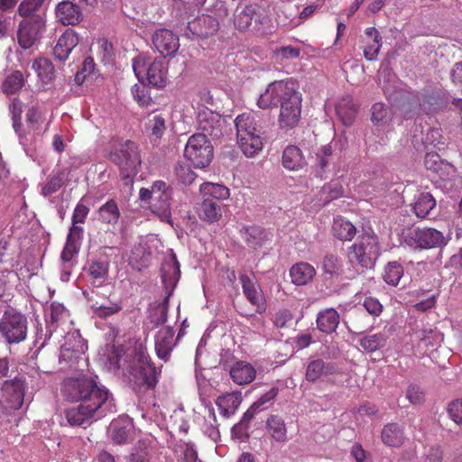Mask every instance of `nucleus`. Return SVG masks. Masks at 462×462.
Here are the masks:
<instances>
[{
  "label": "nucleus",
  "mask_w": 462,
  "mask_h": 462,
  "mask_svg": "<svg viewBox=\"0 0 462 462\" xmlns=\"http://www.w3.org/2000/svg\"><path fill=\"white\" fill-rule=\"evenodd\" d=\"M338 373V366L333 362H325L321 358L310 361L306 366L305 378L308 382L315 383L322 375H333Z\"/></svg>",
  "instance_id": "4be33fe9"
},
{
  "label": "nucleus",
  "mask_w": 462,
  "mask_h": 462,
  "mask_svg": "<svg viewBox=\"0 0 462 462\" xmlns=\"http://www.w3.org/2000/svg\"><path fill=\"white\" fill-rule=\"evenodd\" d=\"M371 120L375 126H386L392 121L391 110L383 103H375L372 106Z\"/></svg>",
  "instance_id": "58836bf2"
},
{
  "label": "nucleus",
  "mask_w": 462,
  "mask_h": 462,
  "mask_svg": "<svg viewBox=\"0 0 462 462\" xmlns=\"http://www.w3.org/2000/svg\"><path fill=\"white\" fill-rule=\"evenodd\" d=\"M449 418L457 425L462 424V400L452 401L447 409Z\"/></svg>",
  "instance_id": "bf43d9fd"
},
{
  "label": "nucleus",
  "mask_w": 462,
  "mask_h": 462,
  "mask_svg": "<svg viewBox=\"0 0 462 462\" xmlns=\"http://www.w3.org/2000/svg\"><path fill=\"white\" fill-rule=\"evenodd\" d=\"M88 212L89 208L87 206L78 203L72 215V222L74 224L84 223Z\"/></svg>",
  "instance_id": "69168bd1"
},
{
  "label": "nucleus",
  "mask_w": 462,
  "mask_h": 462,
  "mask_svg": "<svg viewBox=\"0 0 462 462\" xmlns=\"http://www.w3.org/2000/svg\"><path fill=\"white\" fill-rule=\"evenodd\" d=\"M35 344H39L40 348H42L51 338V332L47 324L48 319H35Z\"/></svg>",
  "instance_id": "de8ad7c7"
},
{
  "label": "nucleus",
  "mask_w": 462,
  "mask_h": 462,
  "mask_svg": "<svg viewBox=\"0 0 462 462\" xmlns=\"http://www.w3.org/2000/svg\"><path fill=\"white\" fill-rule=\"evenodd\" d=\"M201 220L213 224L222 217V203L209 198H204L199 208Z\"/></svg>",
  "instance_id": "a878e982"
},
{
  "label": "nucleus",
  "mask_w": 462,
  "mask_h": 462,
  "mask_svg": "<svg viewBox=\"0 0 462 462\" xmlns=\"http://www.w3.org/2000/svg\"><path fill=\"white\" fill-rule=\"evenodd\" d=\"M184 155L196 168L208 167L214 157L211 142L204 134H192L185 146Z\"/></svg>",
  "instance_id": "9d476101"
},
{
  "label": "nucleus",
  "mask_w": 462,
  "mask_h": 462,
  "mask_svg": "<svg viewBox=\"0 0 462 462\" xmlns=\"http://www.w3.org/2000/svg\"><path fill=\"white\" fill-rule=\"evenodd\" d=\"M161 275L166 296L162 302L154 306L150 316L155 318H167L169 298L171 296L180 278V263L177 259L176 254L172 249L170 250L169 255L162 263Z\"/></svg>",
  "instance_id": "0eeeda50"
},
{
  "label": "nucleus",
  "mask_w": 462,
  "mask_h": 462,
  "mask_svg": "<svg viewBox=\"0 0 462 462\" xmlns=\"http://www.w3.org/2000/svg\"><path fill=\"white\" fill-rule=\"evenodd\" d=\"M242 402V394L240 392H232L223 394L216 400V405L224 417L233 415Z\"/></svg>",
  "instance_id": "7c9ffc66"
},
{
  "label": "nucleus",
  "mask_w": 462,
  "mask_h": 462,
  "mask_svg": "<svg viewBox=\"0 0 462 462\" xmlns=\"http://www.w3.org/2000/svg\"><path fill=\"white\" fill-rule=\"evenodd\" d=\"M258 10L255 5H252L238 6L234 14L235 27L241 32H245L249 30L253 22L262 24L261 14Z\"/></svg>",
  "instance_id": "412c9836"
},
{
  "label": "nucleus",
  "mask_w": 462,
  "mask_h": 462,
  "mask_svg": "<svg viewBox=\"0 0 462 462\" xmlns=\"http://www.w3.org/2000/svg\"><path fill=\"white\" fill-rule=\"evenodd\" d=\"M255 370L248 363L236 362L229 370V374L234 383L242 385L251 383L255 378Z\"/></svg>",
  "instance_id": "c756f323"
},
{
  "label": "nucleus",
  "mask_w": 462,
  "mask_h": 462,
  "mask_svg": "<svg viewBox=\"0 0 462 462\" xmlns=\"http://www.w3.org/2000/svg\"><path fill=\"white\" fill-rule=\"evenodd\" d=\"M200 192L204 198L214 199L221 202L229 197V189L221 184L206 182L200 186Z\"/></svg>",
  "instance_id": "4c0bfd02"
},
{
  "label": "nucleus",
  "mask_w": 462,
  "mask_h": 462,
  "mask_svg": "<svg viewBox=\"0 0 462 462\" xmlns=\"http://www.w3.org/2000/svg\"><path fill=\"white\" fill-rule=\"evenodd\" d=\"M120 211L114 199L108 200L98 209V218L106 224L116 225L119 219Z\"/></svg>",
  "instance_id": "e433bc0d"
},
{
  "label": "nucleus",
  "mask_w": 462,
  "mask_h": 462,
  "mask_svg": "<svg viewBox=\"0 0 462 462\" xmlns=\"http://www.w3.org/2000/svg\"><path fill=\"white\" fill-rule=\"evenodd\" d=\"M404 430L397 422L385 424L381 431L382 442L388 447H400L404 442Z\"/></svg>",
  "instance_id": "bb28decb"
},
{
  "label": "nucleus",
  "mask_w": 462,
  "mask_h": 462,
  "mask_svg": "<svg viewBox=\"0 0 462 462\" xmlns=\"http://www.w3.org/2000/svg\"><path fill=\"white\" fill-rule=\"evenodd\" d=\"M265 430L270 438L279 443L289 440L284 420L276 414L270 415L265 421Z\"/></svg>",
  "instance_id": "393cba45"
},
{
  "label": "nucleus",
  "mask_w": 462,
  "mask_h": 462,
  "mask_svg": "<svg viewBox=\"0 0 462 462\" xmlns=\"http://www.w3.org/2000/svg\"><path fill=\"white\" fill-rule=\"evenodd\" d=\"M23 77L20 71H14L3 83L4 92L14 94L23 87Z\"/></svg>",
  "instance_id": "8fccbe9b"
},
{
  "label": "nucleus",
  "mask_w": 462,
  "mask_h": 462,
  "mask_svg": "<svg viewBox=\"0 0 462 462\" xmlns=\"http://www.w3.org/2000/svg\"><path fill=\"white\" fill-rule=\"evenodd\" d=\"M384 339L381 334L365 336L360 339V346L366 352H374L383 346Z\"/></svg>",
  "instance_id": "3c124183"
},
{
  "label": "nucleus",
  "mask_w": 462,
  "mask_h": 462,
  "mask_svg": "<svg viewBox=\"0 0 462 462\" xmlns=\"http://www.w3.org/2000/svg\"><path fill=\"white\" fill-rule=\"evenodd\" d=\"M63 175L64 174L60 171L51 176L48 182L42 189V195L48 197L55 193L64 184Z\"/></svg>",
  "instance_id": "5fc2aeb1"
},
{
  "label": "nucleus",
  "mask_w": 462,
  "mask_h": 462,
  "mask_svg": "<svg viewBox=\"0 0 462 462\" xmlns=\"http://www.w3.org/2000/svg\"><path fill=\"white\" fill-rule=\"evenodd\" d=\"M87 349V345L79 334V330H75L71 336L66 337L65 343L60 347V362H70L79 357Z\"/></svg>",
  "instance_id": "f3484780"
},
{
  "label": "nucleus",
  "mask_w": 462,
  "mask_h": 462,
  "mask_svg": "<svg viewBox=\"0 0 462 462\" xmlns=\"http://www.w3.org/2000/svg\"><path fill=\"white\" fill-rule=\"evenodd\" d=\"M97 362L114 374L120 369L127 371L129 383L135 393L153 390L161 375L162 366L154 365L140 340L129 341L127 346L106 344L98 351Z\"/></svg>",
  "instance_id": "f257e3e1"
},
{
  "label": "nucleus",
  "mask_w": 462,
  "mask_h": 462,
  "mask_svg": "<svg viewBox=\"0 0 462 462\" xmlns=\"http://www.w3.org/2000/svg\"><path fill=\"white\" fill-rule=\"evenodd\" d=\"M133 69L141 83L162 88L167 80V63L163 57L152 60L145 55H138L133 59Z\"/></svg>",
  "instance_id": "423d86ee"
},
{
  "label": "nucleus",
  "mask_w": 462,
  "mask_h": 462,
  "mask_svg": "<svg viewBox=\"0 0 462 462\" xmlns=\"http://www.w3.org/2000/svg\"><path fill=\"white\" fill-rule=\"evenodd\" d=\"M64 397L72 402H80L76 408L66 411V419L72 426L86 428L93 420H97L113 411L114 399L97 380V376L83 375L64 381Z\"/></svg>",
  "instance_id": "f03ea898"
},
{
  "label": "nucleus",
  "mask_w": 462,
  "mask_h": 462,
  "mask_svg": "<svg viewBox=\"0 0 462 462\" xmlns=\"http://www.w3.org/2000/svg\"><path fill=\"white\" fill-rule=\"evenodd\" d=\"M26 382L24 376H14V379L5 380L1 387V398L11 410H19L24 398Z\"/></svg>",
  "instance_id": "ddd939ff"
},
{
  "label": "nucleus",
  "mask_w": 462,
  "mask_h": 462,
  "mask_svg": "<svg viewBox=\"0 0 462 462\" xmlns=\"http://www.w3.org/2000/svg\"><path fill=\"white\" fill-rule=\"evenodd\" d=\"M334 160V149L332 145L326 144L322 145L316 152V162L313 165L315 171L319 174H322L328 171V167Z\"/></svg>",
  "instance_id": "72a5a7b5"
},
{
  "label": "nucleus",
  "mask_w": 462,
  "mask_h": 462,
  "mask_svg": "<svg viewBox=\"0 0 462 462\" xmlns=\"http://www.w3.org/2000/svg\"><path fill=\"white\" fill-rule=\"evenodd\" d=\"M403 275V268L398 262H390L384 270L383 280L392 286H397Z\"/></svg>",
  "instance_id": "a18cd8bd"
},
{
  "label": "nucleus",
  "mask_w": 462,
  "mask_h": 462,
  "mask_svg": "<svg viewBox=\"0 0 462 462\" xmlns=\"http://www.w3.org/2000/svg\"><path fill=\"white\" fill-rule=\"evenodd\" d=\"M424 165L427 170L439 174H442L443 171L448 172V169L453 168L450 163L442 160L439 154L437 152L426 153L424 158Z\"/></svg>",
  "instance_id": "a19ab883"
},
{
  "label": "nucleus",
  "mask_w": 462,
  "mask_h": 462,
  "mask_svg": "<svg viewBox=\"0 0 462 462\" xmlns=\"http://www.w3.org/2000/svg\"><path fill=\"white\" fill-rule=\"evenodd\" d=\"M109 263L107 261H92L88 267V273L94 279H105L108 275Z\"/></svg>",
  "instance_id": "603ef678"
},
{
  "label": "nucleus",
  "mask_w": 462,
  "mask_h": 462,
  "mask_svg": "<svg viewBox=\"0 0 462 462\" xmlns=\"http://www.w3.org/2000/svg\"><path fill=\"white\" fill-rule=\"evenodd\" d=\"M420 96V109L430 114L445 108L449 102V94L444 89L437 88Z\"/></svg>",
  "instance_id": "a211bd4d"
},
{
  "label": "nucleus",
  "mask_w": 462,
  "mask_h": 462,
  "mask_svg": "<svg viewBox=\"0 0 462 462\" xmlns=\"http://www.w3.org/2000/svg\"><path fill=\"white\" fill-rule=\"evenodd\" d=\"M174 172L178 183L184 186L190 185L197 177L196 173L190 169V167L188 164L180 162H178L175 164Z\"/></svg>",
  "instance_id": "c03bdc74"
},
{
  "label": "nucleus",
  "mask_w": 462,
  "mask_h": 462,
  "mask_svg": "<svg viewBox=\"0 0 462 462\" xmlns=\"http://www.w3.org/2000/svg\"><path fill=\"white\" fill-rule=\"evenodd\" d=\"M332 233L335 237L341 241H350L356 234V226L342 217L334 219Z\"/></svg>",
  "instance_id": "2f4dec72"
},
{
  "label": "nucleus",
  "mask_w": 462,
  "mask_h": 462,
  "mask_svg": "<svg viewBox=\"0 0 462 462\" xmlns=\"http://www.w3.org/2000/svg\"><path fill=\"white\" fill-rule=\"evenodd\" d=\"M405 398L410 404L420 406L425 402V393L419 384L410 383L406 389Z\"/></svg>",
  "instance_id": "49530a36"
},
{
  "label": "nucleus",
  "mask_w": 462,
  "mask_h": 462,
  "mask_svg": "<svg viewBox=\"0 0 462 462\" xmlns=\"http://www.w3.org/2000/svg\"><path fill=\"white\" fill-rule=\"evenodd\" d=\"M301 94L294 82L276 80L270 83L257 100L261 109L280 107L278 123L282 129H292L298 125L301 114Z\"/></svg>",
  "instance_id": "7ed1b4c3"
},
{
  "label": "nucleus",
  "mask_w": 462,
  "mask_h": 462,
  "mask_svg": "<svg viewBox=\"0 0 462 462\" xmlns=\"http://www.w3.org/2000/svg\"><path fill=\"white\" fill-rule=\"evenodd\" d=\"M131 425L125 420H113L110 425V437L113 443L124 445L127 442Z\"/></svg>",
  "instance_id": "f704fd0d"
},
{
  "label": "nucleus",
  "mask_w": 462,
  "mask_h": 462,
  "mask_svg": "<svg viewBox=\"0 0 462 462\" xmlns=\"http://www.w3.org/2000/svg\"><path fill=\"white\" fill-rule=\"evenodd\" d=\"M404 243L414 249L443 248L449 241L442 232L432 227H412L403 232Z\"/></svg>",
  "instance_id": "1a4fd4ad"
},
{
  "label": "nucleus",
  "mask_w": 462,
  "mask_h": 462,
  "mask_svg": "<svg viewBox=\"0 0 462 462\" xmlns=\"http://www.w3.org/2000/svg\"><path fill=\"white\" fill-rule=\"evenodd\" d=\"M110 159L120 170L121 179L125 186L133 185L134 179L141 166L138 145L127 140L118 151L111 152Z\"/></svg>",
  "instance_id": "6e6552de"
},
{
  "label": "nucleus",
  "mask_w": 462,
  "mask_h": 462,
  "mask_svg": "<svg viewBox=\"0 0 462 462\" xmlns=\"http://www.w3.org/2000/svg\"><path fill=\"white\" fill-rule=\"evenodd\" d=\"M0 332L8 343H19L26 337V319H1Z\"/></svg>",
  "instance_id": "aec40b11"
},
{
  "label": "nucleus",
  "mask_w": 462,
  "mask_h": 462,
  "mask_svg": "<svg viewBox=\"0 0 462 462\" xmlns=\"http://www.w3.org/2000/svg\"><path fill=\"white\" fill-rule=\"evenodd\" d=\"M106 319H98L96 321V327L105 331L106 339L114 340L120 335V329L116 325L106 322Z\"/></svg>",
  "instance_id": "13d9d810"
},
{
  "label": "nucleus",
  "mask_w": 462,
  "mask_h": 462,
  "mask_svg": "<svg viewBox=\"0 0 462 462\" xmlns=\"http://www.w3.org/2000/svg\"><path fill=\"white\" fill-rule=\"evenodd\" d=\"M79 250L77 241H69L66 239V245L61 253V260L65 263H69L73 256L79 253Z\"/></svg>",
  "instance_id": "052dcab7"
},
{
  "label": "nucleus",
  "mask_w": 462,
  "mask_h": 462,
  "mask_svg": "<svg viewBox=\"0 0 462 462\" xmlns=\"http://www.w3.org/2000/svg\"><path fill=\"white\" fill-rule=\"evenodd\" d=\"M349 250L362 267L371 269L380 255L378 238L374 234L363 233L358 236V242L353 244Z\"/></svg>",
  "instance_id": "9b49d317"
},
{
  "label": "nucleus",
  "mask_w": 462,
  "mask_h": 462,
  "mask_svg": "<svg viewBox=\"0 0 462 462\" xmlns=\"http://www.w3.org/2000/svg\"><path fill=\"white\" fill-rule=\"evenodd\" d=\"M452 82L462 88V61L456 62L450 71Z\"/></svg>",
  "instance_id": "774afa93"
},
{
  "label": "nucleus",
  "mask_w": 462,
  "mask_h": 462,
  "mask_svg": "<svg viewBox=\"0 0 462 462\" xmlns=\"http://www.w3.org/2000/svg\"><path fill=\"white\" fill-rule=\"evenodd\" d=\"M146 125L156 138H161L166 130L165 118L162 115H150Z\"/></svg>",
  "instance_id": "09e8293b"
},
{
  "label": "nucleus",
  "mask_w": 462,
  "mask_h": 462,
  "mask_svg": "<svg viewBox=\"0 0 462 462\" xmlns=\"http://www.w3.org/2000/svg\"><path fill=\"white\" fill-rule=\"evenodd\" d=\"M443 450L439 446L431 447L419 462H442Z\"/></svg>",
  "instance_id": "680f3d73"
},
{
  "label": "nucleus",
  "mask_w": 462,
  "mask_h": 462,
  "mask_svg": "<svg viewBox=\"0 0 462 462\" xmlns=\"http://www.w3.org/2000/svg\"><path fill=\"white\" fill-rule=\"evenodd\" d=\"M420 103V96L419 94L409 93V97L402 103L398 110L404 118L410 119L421 111Z\"/></svg>",
  "instance_id": "79ce46f5"
},
{
  "label": "nucleus",
  "mask_w": 462,
  "mask_h": 462,
  "mask_svg": "<svg viewBox=\"0 0 462 462\" xmlns=\"http://www.w3.org/2000/svg\"><path fill=\"white\" fill-rule=\"evenodd\" d=\"M364 307L374 316H378L383 310V305L374 298H366L364 302Z\"/></svg>",
  "instance_id": "338daca9"
},
{
  "label": "nucleus",
  "mask_w": 462,
  "mask_h": 462,
  "mask_svg": "<svg viewBox=\"0 0 462 462\" xmlns=\"http://www.w3.org/2000/svg\"><path fill=\"white\" fill-rule=\"evenodd\" d=\"M290 275L295 285H306L313 280L316 270L310 263L300 262L291 267Z\"/></svg>",
  "instance_id": "c85d7f7f"
},
{
  "label": "nucleus",
  "mask_w": 462,
  "mask_h": 462,
  "mask_svg": "<svg viewBox=\"0 0 462 462\" xmlns=\"http://www.w3.org/2000/svg\"><path fill=\"white\" fill-rule=\"evenodd\" d=\"M243 291L247 300L256 307V312L262 314L265 310L264 297L260 286L257 284L254 276L246 274L240 276Z\"/></svg>",
  "instance_id": "6ab92c4d"
},
{
  "label": "nucleus",
  "mask_w": 462,
  "mask_h": 462,
  "mask_svg": "<svg viewBox=\"0 0 462 462\" xmlns=\"http://www.w3.org/2000/svg\"><path fill=\"white\" fill-rule=\"evenodd\" d=\"M225 123V118H223L221 115L211 110L199 113L198 116V124L201 133H198L197 134H204L205 137L209 135L213 139H218L223 136Z\"/></svg>",
  "instance_id": "4468645a"
},
{
  "label": "nucleus",
  "mask_w": 462,
  "mask_h": 462,
  "mask_svg": "<svg viewBox=\"0 0 462 462\" xmlns=\"http://www.w3.org/2000/svg\"><path fill=\"white\" fill-rule=\"evenodd\" d=\"M322 271L326 280L332 278L334 275H338L337 258L334 254H328L324 256Z\"/></svg>",
  "instance_id": "864d4df0"
},
{
  "label": "nucleus",
  "mask_w": 462,
  "mask_h": 462,
  "mask_svg": "<svg viewBox=\"0 0 462 462\" xmlns=\"http://www.w3.org/2000/svg\"><path fill=\"white\" fill-rule=\"evenodd\" d=\"M436 200L429 192H421L413 204L414 213L418 217L424 218L435 208Z\"/></svg>",
  "instance_id": "c9c22d12"
},
{
  "label": "nucleus",
  "mask_w": 462,
  "mask_h": 462,
  "mask_svg": "<svg viewBox=\"0 0 462 462\" xmlns=\"http://www.w3.org/2000/svg\"><path fill=\"white\" fill-rule=\"evenodd\" d=\"M219 29V23L217 18L202 14L188 23L183 35L190 40L205 39L214 35Z\"/></svg>",
  "instance_id": "f8f14e48"
},
{
  "label": "nucleus",
  "mask_w": 462,
  "mask_h": 462,
  "mask_svg": "<svg viewBox=\"0 0 462 462\" xmlns=\"http://www.w3.org/2000/svg\"><path fill=\"white\" fill-rule=\"evenodd\" d=\"M132 94H133L134 100H136L140 106H145L150 104L151 98H150V97L147 96L144 88H141L140 86L135 84L132 88Z\"/></svg>",
  "instance_id": "e2e57ef3"
},
{
  "label": "nucleus",
  "mask_w": 462,
  "mask_h": 462,
  "mask_svg": "<svg viewBox=\"0 0 462 462\" xmlns=\"http://www.w3.org/2000/svg\"><path fill=\"white\" fill-rule=\"evenodd\" d=\"M45 0H23L17 8V14L23 17L17 30L19 45L30 49L41 37L45 28Z\"/></svg>",
  "instance_id": "20e7f679"
},
{
  "label": "nucleus",
  "mask_w": 462,
  "mask_h": 462,
  "mask_svg": "<svg viewBox=\"0 0 462 462\" xmlns=\"http://www.w3.org/2000/svg\"><path fill=\"white\" fill-rule=\"evenodd\" d=\"M278 393L279 388L273 386L269 389V391H267L254 402V406L257 407L260 411L265 410L269 405L273 403Z\"/></svg>",
  "instance_id": "6e6d98bb"
},
{
  "label": "nucleus",
  "mask_w": 462,
  "mask_h": 462,
  "mask_svg": "<svg viewBox=\"0 0 462 462\" xmlns=\"http://www.w3.org/2000/svg\"><path fill=\"white\" fill-rule=\"evenodd\" d=\"M60 45L63 46L70 52L79 44V39L78 34L71 29H68L58 40Z\"/></svg>",
  "instance_id": "4d7b16f0"
},
{
  "label": "nucleus",
  "mask_w": 462,
  "mask_h": 462,
  "mask_svg": "<svg viewBox=\"0 0 462 462\" xmlns=\"http://www.w3.org/2000/svg\"><path fill=\"white\" fill-rule=\"evenodd\" d=\"M152 43L164 59L174 55L180 48L179 37L167 29L157 30L152 35Z\"/></svg>",
  "instance_id": "dca6fc26"
},
{
  "label": "nucleus",
  "mask_w": 462,
  "mask_h": 462,
  "mask_svg": "<svg viewBox=\"0 0 462 462\" xmlns=\"http://www.w3.org/2000/svg\"><path fill=\"white\" fill-rule=\"evenodd\" d=\"M250 114H241L235 119L237 143L247 157H253L263 149V136L266 134V126Z\"/></svg>",
  "instance_id": "39448f33"
},
{
  "label": "nucleus",
  "mask_w": 462,
  "mask_h": 462,
  "mask_svg": "<svg viewBox=\"0 0 462 462\" xmlns=\"http://www.w3.org/2000/svg\"><path fill=\"white\" fill-rule=\"evenodd\" d=\"M241 234L247 245L254 249L262 246L267 240L265 229L258 226L244 227Z\"/></svg>",
  "instance_id": "473e14b6"
},
{
  "label": "nucleus",
  "mask_w": 462,
  "mask_h": 462,
  "mask_svg": "<svg viewBox=\"0 0 462 462\" xmlns=\"http://www.w3.org/2000/svg\"><path fill=\"white\" fill-rule=\"evenodd\" d=\"M174 335L175 330L171 326L161 328L155 335L156 356L164 362L170 360L171 352L178 344V337H175Z\"/></svg>",
  "instance_id": "2eb2a0df"
},
{
  "label": "nucleus",
  "mask_w": 462,
  "mask_h": 462,
  "mask_svg": "<svg viewBox=\"0 0 462 462\" xmlns=\"http://www.w3.org/2000/svg\"><path fill=\"white\" fill-rule=\"evenodd\" d=\"M32 67L37 70L38 76L43 83L49 84L55 78V69L52 62L46 58H41L33 62Z\"/></svg>",
  "instance_id": "ea45409f"
},
{
  "label": "nucleus",
  "mask_w": 462,
  "mask_h": 462,
  "mask_svg": "<svg viewBox=\"0 0 462 462\" xmlns=\"http://www.w3.org/2000/svg\"><path fill=\"white\" fill-rule=\"evenodd\" d=\"M383 90L391 106L397 109L409 97V92L401 88H395L389 84H384Z\"/></svg>",
  "instance_id": "37998d69"
},
{
  "label": "nucleus",
  "mask_w": 462,
  "mask_h": 462,
  "mask_svg": "<svg viewBox=\"0 0 462 462\" xmlns=\"http://www.w3.org/2000/svg\"><path fill=\"white\" fill-rule=\"evenodd\" d=\"M316 323L321 332L330 334L337 328L339 319H316Z\"/></svg>",
  "instance_id": "0e129e2a"
},
{
  "label": "nucleus",
  "mask_w": 462,
  "mask_h": 462,
  "mask_svg": "<svg viewBox=\"0 0 462 462\" xmlns=\"http://www.w3.org/2000/svg\"><path fill=\"white\" fill-rule=\"evenodd\" d=\"M357 110L358 108L350 96L343 97L336 105L337 116L346 126L353 125Z\"/></svg>",
  "instance_id": "cd10ccee"
},
{
  "label": "nucleus",
  "mask_w": 462,
  "mask_h": 462,
  "mask_svg": "<svg viewBox=\"0 0 462 462\" xmlns=\"http://www.w3.org/2000/svg\"><path fill=\"white\" fill-rule=\"evenodd\" d=\"M56 16L64 25H75L83 20L80 7L70 1H63L57 5Z\"/></svg>",
  "instance_id": "5701e85b"
},
{
  "label": "nucleus",
  "mask_w": 462,
  "mask_h": 462,
  "mask_svg": "<svg viewBox=\"0 0 462 462\" xmlns=\"http://www.w3.org/2000/svg\"><path fill=\"white\" fill-rule=\"evenodd\" d=\"M282 163L289 171H300L308 164L301 150L296 145H288L283 150Z\"/></svg>",
  "instance_id": "b1692460"
}]
</instances>
